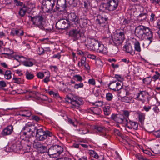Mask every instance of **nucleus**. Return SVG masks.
Instances as JSON below:
<instances>
[{
  "instance_id": "nucleus-1",
  "label": "nucleus",
  "mask_w": 160,
  "mask_h": 160,
  "mask_svg": "<svg viewBox=\"0 0 160 160\" xmlns=\"http://www.w3.org/2000/svg\"><path fill=\"white\" fill-rule=\"evenodd\" d=\"M35 129L34 126L31 123H28L26 124L22 128V130L24 131H22L21 132V138L28 143V144L27 145V151H28V149L30 150V146L32 143L34 148L37 150H38L42 145L41 142L38 141V140L35 139Z\"/></svg>"
},
{
  "instance_id": "nucleus-2",
  "label": "nucleus",
  "mask_w": 160,
  "mask_h": 160,
  "mask_svg": "<svg viewBox=\"0 0 160 160\" xmlns=\"http://www.w3.org/2000/svg\"><path fill=\"white\" fill-rule=\"evenodd\" d=\"M134 34L140 39L148 41V45L152 42L153 33L148 27L142 25L137 27L135 29Z\"/></svg>"
},
{
  "instance_id": "nucleus-3",
  "label": "nucleus",
  "mask_w": 160,
  "mask_h": 160,
  "mask_svg": "<svg viewBox=\"0 0 160 160\" xmlns=\"http://www.w3.org/2000/svg\"><path fill=\"white\" fill-rule=\"evenodd\" d=\"M29 19L32 22L33 24L43 30L46 32H51L52 29V28H47L45 25V23L43 17L42 15H37L34 16H29Z\"/></svg>"
},
{
  "instance_id": "nucleus-4",
  "label": "nucleus",
  "mask_w": 160,
  "mask_h": 160,
  "mask_svg": "<svg viewBox=\"0 0 160 160\" xmlns=\"http://www.w3.org/2000/svg\"><path fill=\"white\" fill-rule=\"evenodd\" d=\"M34 128V132L36 130L35 138L39 141H43L47 138L50 139V138L55 137L52 132L49 130L44 131L42 128L38 129L36 127Z\"/></svg>"
},
{
  "instance_id": "nucleus-5",
  "label": "nucleus",
  "mask_w": 160,
  "mask_h": 160,
  "mask_svg": "<svg viewBox=\"0 0 160 160\" xmlns=\"http://www.w3.org/2000/svg\"><path fill=\"white\" fill-rule=\"evenodd\" d=\"M69 37L73 41L80 40L81 42L83 43L86 41V38L83 33L79 29H73L69 30L68 32Z\"/></svg>"
},
{
  "instance_id": "nucleus-6",
  "label": "nucleus",
  "mask_w": 160,
  "mask_h": 160,
  "mask_svg": "<svg viewBox=\"0 0 160 160\" xmlns=\"http://www.w3.org/2000/svg\"><path fill=\"white\" fill-rule=\"evenodd\" d=\"M65 100L66 102L71 103L73 108L78 107L83 103V101L81 98L72 94L66 95Z\"/></svg>"
},
{
  "instance_id": "nucleus-7",
  "label": "nucleus",
  "mask_w": 160,
  "mask_h": 160,
  "mask_svg": "<svg viewBox=\"0 0 160 160\" xmlns=\"http://www.w3.org/2000/svg\"><path fill=\"white\" fill-rule=\"evenodd\" d=\"M63 152L62 147L57 144L53 145L50 147L48 149V154L52 158H56Z\"/></svg>"
},
{
  "instance_id": "nucleus-8",
  "label": "nucleus",
  "mask_w": 160,
  "mask_h": 160,
  "mask_svg": "<svg viewBox=\"0 0 160 160\" xmlns=\"http://www.w3.org/2000/svg\"><path fill=\"white\" fill-rule=\"evenodd\" d=\"M42 8L47 12H53L54 7L56 4V0H42Z\"/></svg>"
},
{
  "instance_id": "nucleus-9",
  "label": "nucleus",
  "mask_w": 160,
  "mask_h": 160,
  "mask_svg": "<svg viewBox=\"0 0 160 160\" xmlns=\"http://www.w3.org/2000/svg\"><path fill=\"white\" fill-rule=\"evenodd\" d=\"M67 5L66 4V0H57L56 6L54 8L53 12H64L66 11Z\"/></svg>"
},
{
  "instance_id": "nucleus-10",
  "label": "nucleus",
  "mask_w": 160,
  "mask_h": 160,
  "mask_svg": "<svg viewBox=\"0 0 160 160\" xmlns=\"http://www.w3.org/2000/svg\"><path fill=\"white\" fill-rule=\"evenodd\" d=\"M111 119L115 122L122 124L124 125H127V119L126 118L124 115L122 114H112L111 117Z\"/></svg>"
},
{
  "instance_id": "nucleus-11",
  "label": "nucleus",
  "mask_w": 160,
  "mask_h": 160,
  "mask_svg": "<svg viewBox=\"0 0 160 160\" xmlns=\"http://www.w3.org/2000/svg\"><path fill=\"white\" fill-rule=\"evenodd\" d=\"M70 26L69 22L65 19L59 20L56 24V28L58 30H64L68 28Z\"/></svg>"
},
{
  "instance_id": "nucleus-12",
  "label": "nucleus",
  "mask_w": 160,
  "mask_h": 160,
  "mask_svg": "<svg viewBox=\"0 0 160 160\" xmlns=\"http://www.w3.org/2000/svg\"><path fill=\"white\" fill-rule=\"evenodd\" d=\"M116 80L110 81L108 84V88L114 91H119L123 87L122 84L121 83L116 82Z\"/></svg>"
},
{
  "instance_id": "nucleus-13",
  "label": "nucleus",
  "mask_w": 160,
  "mask_h": 160,
  "mask_svg": "<svg viewBox=\"0 0 160 160\" xmlns=\"http://www.w3.org/2000/svg\"><path fill=\"white\" fill-rule=\"evenodd\" d=\"M88 40V45L92 48V50L95 51L100 43L98 40L94 38H89Z\"/></svg>"
},
{
  "instance_id": "nucleus-14",
  "label": "nucleus",
  "mask_w": 160,
  "mask_h": 160,
  "mask_svg": "<svg viewBox=\"0 0 160 160\" xmlns=\"http://www.w3.org/2000/svg\"><path fill=\"white\" fill-rule=\"evenodd\" d=\"M109 11H113L116 10L118 5V0H109L107 2Z\"/></svg>"
},
{
  "instance_id": "nucleus-15",
  "label": "nucleus",
  "mask_w": 160,
  "mask_h": 160,
  "mask_svg": "<svg viewBox=\"0 0 160 160\" xmlns=\"http://www.w3.org/2000/svg\"><path fill=\"white\" fill-rule=\"evenodd\" d=\"M94 129L98 134L105 138L107 137V135L106 133V128L104 127L97 125L95 126Z\"/></svg>"
},
{
  "instance_id": "nucleus-16",
  "label": "nucleus",
  "mask_w": 160,
  "mask_h": 160,
  "mask_svg": "<svg viewBox=\"0 0 160 160\" xmlns=\"http://www.w3.org/2000/svg\"><path fill=\"white\" fill-rule=\"evenodd\" d=\"M108 20V18L106 16L98 15L97 16L95 22L97 24L101 25L104 23H107Z\"/></svg>"
},
{
  "instance_id": "nucleus-17",
  "label": "nucleus",
  "mask_w": 160,
  "mask_h": 160,
  "mask_svg": "<svg viewBox=\"0 0 160 160\" xmlns=\"http://www.w3.org/2000/svg\"><path fill=\"white\" fill-rule=\"evenodd\" d=\"M23 148L20 141H18L13 144L10 147L11 150L16 152H19Z\"/></svg>"
},
{
  "instance_id": "nucleus-18",
  "label": "nucleus",
  "mask_w": 160,
  "mask_h": 160,
  "mask_svg": "<svg viewBox=\"0 0 160 160\" xmlns=\"http://www.w3.org/2000/svg\"><path fill=\"white\" fill-rule=\"evenodd\" d=\"M125 126L126 128L130 130L132 128L135 130H137L138 128V124L137 122L131 120H129L128 122V119L127 125H125Z\"/></svg>"
},
{
  "instance_id": "nucleus-19",
  "label": "nucleus",
  "mask_w": 160,
  "mask_h": 160,
  "mask_svg": "<svg viewBox=\"0 0 160 160\" xmlns=\"http://www.w3.org/2000/svg\"><path fill=\"white\" fill-rule=\"evenodd\" d=\"M88 112L94 115H98L101 113V110L98 106H95L90 108Z\"/></svg>"
},
{
  "instance_id": "nucleus-20",
  "label": "nucleus",
  "mask_w": 160,
  "mask_h": 160,
  "mask_svg": "<svg viewBox=\"0 0 160 160\" xmlns=\"http://www.w3.org/2000/svg\"><path fill=\"white\" fill-rule=\"evenodd\" d=\"M122 92L125 93V95H126L125 96H121V100L122 101L125 102L130 103L132 102V98L130 96L128 95V92L126 90L123 89L122 90Z\"/></svg>"
},
{
  "instance_id": "nucleus-21",
  "label": "nucleus",
  "mask_w": 160,
  "mask_h": 160,
  "mask_svg": "<svg viewBox=\"0 0 160 160\" xmlns=\"http://www.w3.org/2000/svg\"><path fill=\"white\" fill-rule=\"evenodd\" d=\"M13 126L8 125L3 129L2 132V134L3 136L10 135L13 132Z\"/></svg>"
},
{
  "instance_id": "nucleus-22",
  "label": "nucleus",
  "mask_w": 160,
  "mask_h": 160,
  "mask_svg": "<svg viewBox=\"0 0 160 160\" xmlns=\"http://www.w3.org/2000/svg\"><path fill=\"white\" fill-rule=\"evenodd\" d=\"M117 37L112 36V40L110 41V42L112 45L116 46L121 45L123 42V40L118 39Z\"/></svg>"
},
{
  "instance_id": "nucleus-23",
  "label": "nucleus",
  "mask_w": 160,
  "mask_h": 160,
  "mask_svg": "<svg viewBox=\"0 0 160 160\" xmlns=\"http://www.w3.org/2000/svg\"><path fill=\"white\" fill-rule=\"evenodd\" d=\"M68 19L74 22L75 25L78 24V21L79 17L77 16L75 13H71L68 16Z\"/></svg>"
},
{
  "instance_id": "nucleus-24",
  "label": "nucleus",
  "mask_w": 160,
  "mask_h": 160,
  "mask_svg": "<svg viewBox=\"0 0 160 160\" xmlns=\"http://www.w3.org/2000/svg\"><path fill=\"white\" fill-rule=\"evenodd\" d=\"M78 24L82 28L85 27L87 26L88 23V21L86 18H81L78 19Z\"/></svg>"
},
{
  "instance_id": "nucleus-25",
  "label": "nucleus",
  "mask_w": 160,
  "mask_h": 160,
  "mask_svg": "<svg viewBox=\"0 0 160 160\" xmlns=\"http://www.w3.org/2000/svg\"><path fill=\"white\" fill-rule=\"evenodd\" d=\"M145 95L146 92L145 91H139V92L137 94L136 98L144 103L145 101L144 99Z\"/></svg>"
},
{
  "instance_id": "nucleus-26",
  "label": "nucleus",
  "mask_w": 160,
  "mask_h": 160,
  "mask_svg": "<svg viewBox=\"0 0 160 160\" xmlns=\"http://www.w3.org/2000/svg\"><path fill=\"white\" fill-rule=\"evenodd\" d=\"M95 51L101 53L106 54L107 52V50L103 44L100 43Z\"/></svg>"
},
{
  "instance_id": "nucleus-27",
  "label": "nucleus",
  "mask_w": 160,
  "mask_h": 160,
  "mask_svg": "<svg viewBox=\"0 0 160 160\" xmlns=\"http://www.w3.org/2000/svg\"><path fill=\"white\" fill-rule=\"evenodd\" d=\"M23 32L21 29L15 30L13 29L12 30L10 35L13 36L16 35L18 36H22L23 35Z\"/></svg>"
},
{
  "instance_id": "nucleus-28",
  "label": "nucleus",
  "mask_w": 160,
  "mask_h": 160,
  "mask_svg": "<svg viewBox=\"0 0 160 160\" xmlns=\"http://www.w3.org/2000/svg\"><path fill=\"white\" fill-rule=\"evenodd\" d=\"M124 50L127 52L132 54L134 53L132 45L129 43L126 44L123 47Z\"/></svg>"
},
{
  "instance_id": "nucleus-29",
  "label": "nucleus",
  "mask_w": 160,
  "mask_h": 160,
  "mask_svg": "<svg viewBox=\"0 0 160 160\" xmlns=\"http://www.w3.org/2000/svg\"><path fill=\"white\" fill-rule=\"evenodd\" d=\"M113 36L114 37H117L118 38L123 40L125 39V35L123 32H120L114 33Z\"/></svg>"
},
{
  "instance_id": "nucleus-30",
  "label": "nucleus",
  "mask_w": 160,
  "mask_h": 160,
  "mask_svg": "<svg viewBox=\"0 0 160 160\" xmlns=\"http://www.w3.org/2000/svg\"><path fill=\"white\" fill-rule=\"evenodd\" d=\"M27 12L26 7L24 5L23 7L20 8L18 14L21 17H23L24 16Z\"/></svg>"
},
{
  "instance_id": "nucleus-31",
  "label": "nucleus",
  "mask_w": 160,
  "mask_h": 160,
  "mask_svg": "<svg viewBox=\"0 0 160 160\" xmlns=\"http://www.w3.org/2000/svg\"><path fill=\"white\" fill-rule=\"evenodd\" d=\"M100 11L102 12H107L109 11L108 9V6L107 2L101 4L99 8Z\"/></svg>"
},
{
  "instance_id": "nucleus-32",
  "label": "nucleus",
  "mask_w": 160,
  "mask_h": 160,
  "mask_svg": "<svg viewBox=\"0 0 160 160\" xmlns=\"http://www.w3.org/2000/svg\"><path fill=\"white\" fill-rule=\"evenodd\" d=\"M103 110L105 115H108L111 113V110L110 105H106L103 107Z\"/></svg>"
},
{
  "instance_id": "nucleus-33",
  "label": "nucleus",
  "mask_w": 160,
  "mask_h": 160,
  "mask_svg": "<svg viewBox=\"0 0 160 160\" xmlns=\"http://www.w3.org/2000/svg\"><path fill=\"white\" fill-rule=\"evenodd\" d=\"M147 16V14L146 13H141L137 17V19L140 22L146 20Z\"/></svg>"
},
{
  "instance_id": "nucleus-34",
  "label": "nucleus",
  "mask_w": 160,
  "mask_h": 160,
  "mask_svg": "<svg viewBox=\"0 0 160 160\" xmlns=\"http://www.w3.org/2000/svg\"><path fill=\"white\" fill-rule=\"evenodd\" d=\"M45 73L46 75V76H45V77L43 81L44 82L47 83L50 80V73L47 70L45 71Z\"/></svg>"
},
{
  "instance_id": "nucleus-35",
  "label": "nucleus",
  "mask_w": 160,
  "mask_h": 160,
  "mask_svg": "<svg viewBox=\"0 0 160 160\" xmlns=\"http://www.w3.org/2000/svg\"><path fill=\"white\" fill-rule=\"evenodd\" d=\"M86 58L85 57H82L80 61H79L78 62V66L79 67L83 66V65L86 62Z\"/></svg>"
},
{
  "instance_id": "nucleus-36",
  "label": "nucleus",
  "mask_w": 160,
  "mask_h": 160,
  "mask_svg": "<svg viewBox=\"0 0 160 160\" xmlns=\"http://www.w3.org/2000/svg\"><path fill=\"white\" fill-rule=\"evenodd\" d=\"M134 46L135 51L138 52H140L141 51L140 43L138 41H137L134 43Z\"/></svg>"
},
{
  "instance_id": "nucleus-37",
  "label": "nucleus",
  "mask_w": 160,
  "mask_h": 160,
  "mask_svg": "<svg viewBox=\"0 0 160 160\" xmlns=\"http://www.w3.org/2000/svg\"><path fill=\"white\" fill-rule=\"evenodd\" d=\"M155 75H154L152 77V78L153 79V81L155 82L158 79L159 80V78L160 77V73H159L158 71H156L155 72Z\"/></svg>"
},
{
  "instance_id": "nucleus-38",
  "label": "nucleus",
  "mask_w": 160,
  "mask_h": 160,
  "mask_svg": "<svg viewBox=\"0 0 160 160\" xmlns=\"http://www.w3.org/2000/svg\"><path fill=\"white\" fill-rule=\"evenodd\" d=\"M26 78L28 80H31L34 77V75L27 71L25 74Z\"/></svg>"
},
{
  "instance_id": "nucleus-39",
  "label": "nucleus",
  "mask_w": 160,
  "mask_h": 160,
  "mask_svg": "<svg viewBox=\"0 0 160 160\" xmlns=\"http://www.w3.org/2000/svg\"><path fill=\"white\" fill-rule=\"evenodd\" d=\"M114 78L119 82H118L121 83V84H122L123 85L122 82L123 80V78L122 77L121 75L116 74L115 75Z\"/></svg>"
},
{
  "instance_id": "nucleus-40",
  "label": "nucleus",
  "mask_w": 160,
  "mask_h": 160,
  "mask_svg": "<svg viewBox=\"0 0 160 160\" xmlns=\"http://www.w3.org/2000/svg\"><path fill=\"white\" fill-rule=\"evenodd\" d=\"M145 114L142 113H141L139 115V121L141 123L143 122L145 119Z\"/></svg>"
},
{
  "instance_id": "nucleus-41",
  "label": "nucleus",
  "mask_w": 160,
  "mask_h": 160,
  "mask_svg": "<svg viewBox=\"0 0 160 160\" xmlns=\"http://www.w3.org/2000/svg\"><path fill=\"white\" fill-rule=\"evenodd\" d=\"M5 78L7 79H9L11 78V72L9 70L6 71L4 74Z\"/></svg>"
},
{
  "instance_id": "nucleus-42",
  "label": "nucleus",
  "mask_w": 160,
  "mask_h": 160,
  "mask_svg": "<svg viewBox=\"0 0 160 160\" xmlns=\"http://www.w3.org/2000/svg\"><path fill=\"white\" fill-rule=\"evenodd\" d=\"M142 80L144 83L148 84L151 82L152 79L150 77H149L143 79Z\"/></svg>"
},
{
  "instance_id": "nucleus-43",
  "label": "nucleus",
  "mask_w": 160,
  "mask_h": 160,
  "mask_svg": "<svg viewBox=\"0 0 160 160\" xmlns=\"http://www.w3.org/2000/svg\"><path fill=\"white\" fill-rule=\"evenodd\" d=\"M23 64L26 67H31L33 65V63L29 60L23 62Z\"/></svg>"
},
{
  "instance_id": "nucleus-44",
  "label": "nucleus",
  "mask_w": 160,
  "mask_h": 160,
  "mask_svg": "<svg viewBox=\"0 0 160 160\" xmlns=\"http://www.w3.org/2000/svg\"><path fill=\"white\" fill-rule=\"evenodd\" d=\"M106 99L108 101H111L113 98L112 94L110 92H108L106 94Z\"/></svg>"
},
{
  "instance_id": "nucleus-45",
  "label": "nucleus",
  "mask_w": 160,
  "mask_h": 160,
  "mask_svg": "<svg viewBox=\"0 0 160 160\" xmlns=\"http://www.w3.org/2000/svg\"><path fill=\"white\" fill-rule=\"evenodd\" d=\"M91 155L95 158H99V156L98 154L94 150H91L90 151Z\"/></svg>"
},
{
  "instance_id": "nucleus-46",
  "label": "nucleus",
  "mask_w": 160,
  "mask_h": 160,
  "mask_svg": "<svg viewBox=\"0 0 160 160\" xmlns=\"http://www.w3.org/2000/svg\"><path fill=\"white\" fill-rule=\"evenodd\" d=\"M4 50H6L8 52L7 53H2V54L7 55H11L12 54H13L14 52L13 51L11 50L9 48H4Z\"/></svg>"
},
{
  "instance_id": "nucleus-47",
  "label": "nucleus",
  "mask_w": 160,
  "mask_h": 160,
  "mask_svg": "<svg viewBox=\"0 0 160 160\" xmlns=\"http://www.w3.org/2000/svg\"><path fill=\"white\" fill-rule=\"evenodd\" d=\"M152 128V125L148 124L146 126V130L148 132H152L153 131Z\"/></svg>"
},
{
  "instance_id": "nucleus-48",
  "label": "nucleus",
  "mask_w": 160,
  "mask_h": 160,
  "mask_svg": "<svg viewBox=\"0 0 160 160\" xmlns=\"http://www.w3.org/2000/svg\"><path fill=\"white\" fill-rule=\"evenodd\" d=\"M45 51L42 47H39L37 50L38 53L40 55H42L44 53Z\"/></svg>"
},
{
  "instance_id": "nucleus-49",
  "label": "nucleus",
  "mask_w": 160,
  "mask_h": 160,
  "mask_svg": "<svg viewBox=\"0 0 160 160\" xmlns=\"http://www.w3.org/2000/svg\"><path fill=\"white\" fill-rule=\"evenodd\" d=\"M38 150L40 151L41 153H43L47 151V147L42 145Z\"/></svg>"
},
{
  "instance_id": "nucleus-50",
  "label": "nucleus",
  "mask_w": 160,
  "mask_h": 160,
  "mask_svg": "<svg viewBox=\"0 0 160 160\" xmlns=\"http://www.w3.org/2000/svg\"><path fill=\"white\" fill-rule=\"evenodd\" d=\"M12 79L14 81L13 82L15 83L20 84L22 83L21 79L20 78L13 77Z\"/></svg>"
},
{
  "instance_id": "nucleus-51",
  "label": "nucleus",
  "mask_w": 160,
  "mask_h": 160,
  "mask_svg": "<svg viewBox=\"0 0 160 160\" xmlns=\"http://www.w3.org/2000/svg\"><path fill=\"white\" fill-rule=\"evenodd\" d=\"M83 84L81 82L78 84H75L74 87L75 89H78L79 88H83Z\"/></svg>"
},
{
  "instance_id": "nucleus-52",
  "label": "nucleus",
  "mask_w": 160,
  "mask_h": 160,
  "mask_svg": "<svg viewBox=\"0 0 160 160\" xmlns=\"http://www.w3.org/2000/svg\"><path fill=\"white\" fill-rule=\"evenodd\" d=\"M46 75L45 73V72H44V73L41 72H39L37 74V76L38 77V78L40 79L43 78Z\"/></svg>"
},
{
  "instance_id": "nucleus-53",
  "label": "nucleus",
  "mask_w": 160,
  "mask_h": 160,
  "mask_svg": "<svg viewBox=\"0 0 160 160\" xmlns=\"http://www.w3.org/2000/svg\"><path fill=\"white\" fill-rule=\"evenodd\" d=\"M156 18L155 14L154 13H152L150 15V21L151 22H154Z\"/></svg>"
},
{
  "instance_id": "nucleus-54",
  "label": "nucleus",
  "mask_w": 160,
  "mask_h": 160,
  "mask_svg": "<svg viewBox=\"0 0 160 160\" xmlns=\"http://www.w3.org/2000/svg\"><path fill=\"white\" fill-rule=\"evenodd\" d=\"M74 78L78 81H82L83 79L82 77L79 75H76L74 76Z\"/></svg>"
},
{
  "instance_id": "nucleus-55",
  "label": "nucleus",
  "mask_w": 160,
  "mask_h": 160,
  "mask_svg": "<svg viewBox=\"0 0 160 160\" xmlns=\"http://www.w3.org/2000/svg\"><path fill=\"white\" fill-rule=\"evenodd\" d=\"M84 7L83 8H85L86 9H88V8L89 3L88 0H84L83 1Z\"/></svg>"
},
{
  "instance_id": "nucleus-56",
  "label": "nucleus",
  "mask_w": 160,
  "mask_h": 160,
  "mask_svg": "<svg viewBox=\"0 0 160 160\" xmlns=\"http://www.w3.org/2000/svg\"><path fill=\"white\" fill-rule=\"evenodd\" d=\"M88 83L90 85L93 86L95 85L96 84L95 80L93 78L89 79L88 80Z\"/></svg>"
},
{
  "instance_id": "nucleus-57",
  "label": "nucleus",
  "mask_w": 160,
  "mask_h": 160,
  "mask_svg": "<svg viewBox=\"0 0 160 160\" xmlns=\"http://www.w3.org/2000/svg\"><path fill=\"white\" fill-rule=\"evenodd\" d=\"M32 119L36 122H38L40 120V118L37 115H32L31 116Z\"/></svg>"
},
{
  "instance_id": "nucleus-58",
  "label": "nucleus",
  "mask_w": 160,
  "mask_h": 160,
  "mask_svg": "<svg viewBox=\"0 0 160 160\" xmlns=\"http://www.w3.org/2000/svg\"><path fill=\"white\" fill-rule=\"evenodd\" d=\"M14 2L17 6H22L23 5V3L18 0H13Z\"/></svg>"
},
{
  "instance_id": "nucleus-59",
  "label": "nucleus",
  "mask_w": 160,
  "mask_h": 160,
  "mask_svg": "<svg viewBox=\"0 0 160 160\" xmlns=\"http://www.w3.org/2000/svg\"><path fill=\"white\" fill-rule=\"evenodd\" d=\"M123 114L125 116V118H128L129 116V112L127 110H125L123 111Z\"/></svg>"
},
{
  "instance_id": "nucleus-60",
  "label": "nucleus",
  "mask_w": 160,
  "mask_h": 160,
  "mask_svg": "<svg viewBox=\"0 0 160 160\" xmlns=\"http://www.w3.org/2000/svg\"><path fill=\"white\" fill-rule=\"evenodd\" d=\"M154 111L156 113H158L159 112V109L157 106H154L153 108Z\"/></svg>"
},
{
  "instance_id": "nucleus-61",
  "label": "nucleus",
  "mask_w": 160,
  "mask_h": 160,
  "mask_svg": "<svg viewBox=\"0 0 160 160\" xmlns=\"http://www.w3.org/2000/svg\"><path fill=\"white\" fill-rule=\"evenodd\" d=\"M143 109L146 112H148L151 109V107L150 106H147L146 105L143 107Z\"/></svg>"
},
{
  "instance_id": "nucleus-62",
  "label": "nucleus",
  "mask_w": 160,
  "mask_h": 160,
  "mask_svg": "<svg viewBox=\"0 0 160 160\" xmlns=\"http://www.w3.org/2000/svg\"><path fill=\"white\" fill-rule=\"evenodd\" d=\"M87 57L88 58L92 59H95L96 58L95 55L91 54H88L87 56Z\"/></svg>"
},
{
  "instance_id": "nucleus-63",
  "label": "nucleus",
  "mask_w": 160,
  "mask_h": 160,
  "mask_svg": "<svg viewBox=\"0 0 160 160\" xmlns=\"http://www.w3.org/2000/svg\"><path fill=\"white\" fill-rule=\"evenodd\" d=\"M0 86L2 87H5L6 86V84L3 81H0Z\"/></svg>"
},
{
  "instance_id": "nucleus-64",
  "label": "nucleus",
  "mask_w": 160,
  "mask_h": 160,
  "mask_svg": "<svg viewBox=\"0 0 160 160\" xmlns=\"http://www.w3.org/2000/svg\"><path fill=\"white\" fill-rule=\"evenodd\" d=\"M56 160H72L71 159L68 158H62L57 159Z\"/></svg>"
}]
</instances>
